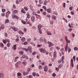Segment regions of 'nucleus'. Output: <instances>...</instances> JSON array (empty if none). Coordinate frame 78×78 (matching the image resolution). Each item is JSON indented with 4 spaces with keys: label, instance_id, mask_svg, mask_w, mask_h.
Segmentation results:
<instances>
[{
    "label": "nucleus",
    "instance_id": "nucleus-1",
    "mask_svg": "<svg viewBox=\"0 0 78 78\" xmlns=\"http://www.w3.org/2000/svg\"><path fill=\"white\" fill-rule=\"evenodd\" d=\"M32 49V48L30 46H29L27 49L25 48H23V50L26 51H31V49Z\"/></svg>",
    "mask_w": 78,
    "mask_h": 78
},
{
    "label": "nucleus",
    "instance_id": "nucleus-2",
    "mask_svg": "<svg viewBox=\"0 0 78 78\" xmlns=\"http://www.w3.org/2000/svg\"><path fill=\"white\" fill-rule=\"evenodd\" d=\"M12 18H15L16 19H19V17L17 16L16 15H15L14 13H12Z\"/></svg>",
    "mask_w": 78,
    "mask_h": 78
},
{
    "label": "nucleus",
    "instance_id": "nucleus-3",
    "mask_svg": "<svg viewBox=\"0 0 78 78\" xmlns=\"http://www.w3.org/2000/svg\"><path fill=\"white\" fill-rule=\"evenodd\" d=\"M64 56H62V60H59L58 61V62L59 63H61V61H62V63H63V64H64Z\"/></svg>",
    "mask_w": 78,
    "mask_h": 78
},
{
    "label": "nucleus",
    "instance_id": "nucleus-4",
    "mask_svg": "<svg viewBox=\"0 0 78 78\" xmlns=\"http://www.w3.org/2000/svg\"><path fill=\"white\" fill-rule=\"evenodd\" d=\"M53 57V58L55 59L57 57V53L56 52V51H54Z\"/></svg>",
    "mask_w": 78,
    "mask_h": 78
},
{
    "label": "nucleus",
    "instance_id": "nucleus-5",
    "mask_svg": "<svg viewBox=\"0 0 78 78\" xmlns=\"http://www.w3.org/2000/svg\"><path fill=\"white\" fill-rule=\"evenodd\" d=\"M41 52V53H46V51H45V49H43V48L39 49V50Z\"/></svg>",
    "mask_w": 78,
    "mask_h": 78
},
{
    "label": "nucleus",
    "instance_id": "nucleus-6",
    "mask_svg": "<svg viewBox=\"0 0 78 78\" xmlns=\"http://www.w3.org/2000/svg\"><path fill=\"white\" fill-rule=\"evenodd\" d=\"M48 44H49V47H51V46H53L54 45V44H53L52 43L50 42V41H48Z\"/></svg>",
    "mask_w": 78,
    "mask_h": 78
},
{
    "label": "nucleus",
    "instance_id": "nucleus-7",
    "mask_svg": "<svg viewBox=\"0 0 78 78\" xmlns=\"http://www.w3.org/2000/svg\"><path fill=\"white\" fill-rule=\"evenodd\" d=\"M22 58H25L26 59H28V57L26 55H23L22 56Z\"/></svg>",
    "mask_w": 78,
    "mask_h": 78
},
{
    "label": "nucleus",
    "instance_id": "nucleus-8",
    "mask_svg": "<svg viewBox=\"0 0 78 78\" xmlns=\"http://www.w3.org/2000/svg\"><path fill=\"white\" fill-rule=\"evenodd\" d=\"M71 63L70 64V65L72 66V67H73L74 66V64H73V58H72L71 61Z\"/></svg>",
    "mask_w": 78,
    "mask_h": 78
},
{
    "label": "nucleus",
    "instance_id": "nucleus-9",
    "mask_svg": "<svg viewBox=\"0 0 78 78\" xmlns=\"http://www.w3.org/2000/svg\"><path fill=\"white\" fill-rule=\"evenodd\" d=\"M9 14H10V12L9 11L6 12L5 16L6 18H8V17H9Z\"/></svg>",
    "mask_w": 78,
    "mask_h": 78
},
{
    "label": "nucleus",
    "instance_id": "nucleus-10",
    "mask_svg": "<svg viewBox=\"0 0 78 78\" xmlns=\"http://www.w3.org/2000/svg\"><path fill=\"white\" fill-rule=\"evenodd\" d=\"M5 28V25L3 24H1L0 27V31L2 30V29H4Z\"/></svg>",
    "mask_w": 78,
    "mask_h": 78
},
{
    "label": "nucleus",
    "instance_id": "nucleus-11",
    "mask_svg": "<svg viewBox=\"0 0 78 78\" xmlns=\"http://www.w3.org/2000/svg\"><path fill=\"white\" fill-rule=\"evenodd\" d=\"M31 20L32 22H34L35 20V17L33 16L31 17Z\"/></svg>",
    "mask_w": 78,
    "mask_h": 78
},
{
    "label": "nucleus",
    "instance_id": "nucleus-12",
    "mask_svg": "<svg viewBox=\"0 0 78 78\" xmlns=\"http://www.w3.org/2000/svg\"><path fill=\"white\" fill-rule=\"evenodd\" d=\"M12 28L14 31H17V30H18L17 28H16L14 27H12Z\"/></svg>",
    "mask_w": 78,
    "mask_h": 78
},
{
    "label": "nucleus",
    "instance_id": "nucleus-13",
    "mask_svg": "<svg viewBox=\"0 0 78 78\" xmlns=\"http://www.w3.org/2000/svg\"><path fill=\"white\" fill-rule=\"evenodd\" d=\"M65 51H67L68 50V44H67L65 48Z\"/></svg>",
    "mask_w": 78,
    "mask_h": 78
},
{
    "label": "nucleus",
    "instance_id": "nucleus-14",
    "mask_svg": "<svg viewBox=\"0 0 78 78\" xmlns=\"http://www.w3.org/2000/svg\"><path fill=\"white\" fill-rule=\"evenodd\" d=\"M47 12L48 13H50L51 12V9L50 8H49L47 9Z\"/></svg>",
    "mask_w": 78,
    "mask_h": 78
},
{
    "label": "nucleus",
    "instance_id": "nucleus-15",
    "mask_svg": "<svg viewBox=\"0 0 78 78\" xmlns=\"http://www.w3.org/2000/svg\"><path fill=\"white\" fill-rule=\"evenodd\" d=\"M27 19H29V18H30V17H31V16H30V13H29V12H27Z\"/></svg>",
    "mask_w": 78,
    "mask_h": 78
},
{
    "label": "nucleus",
    "instance_id": "nucleus-16",
    "mask_svg": "<svg viewBox=\"0 0 78 78\" xmlns=\"http://www.w3.org/2000/svg\"><path fill=\"white\" fill-rule=\"evenodd\" d=\"M23 75H28V74H29V72H27L26 73L25 72H23Z\"/></svg>",
    "mask_w": 78,
    "mask_h": 78
},
{
    "label": "nucleus",
    "instance_id": "nucleus-17",
    "mask_svg": "<svg viewBox=\"0 0 78 78\" xmlns=\"http://www.w3.org/2000/svg\"><path fill=\"white\" fill-rule=\"evenodd\" d=\"M63 66V64H61L60 65H59L58 66V67L59 69H61L62 67V66Z\"/></svg>",
    "mask_w": 78,
    "mask_h": 78
},
{
    "label": "nucleus",
    "instance_id": "nucleus-18",
    "mask_svg": "<svg viewBox=\"0 0 78 78\" xmlns=\"http://www.w3.org/2000/svg\"><path fill=\"white\" fill-rule=\"evenodd\" d=\"M47 33L48 35H52V33L50 31H47Z\"/></svg>",
    "mask_w": 78,
    "mask_h": 78
},
{
    "label": "nucleus",
    "instance_id": "nucleus-19",
    "mask_svg": "<svg viewBox=\"0 0 78 78\" xmlns=\"http://www.w3.org/2000/svg\"><path fill=\"white\" fill-rule=\"evenodd\" d=\"M33 15H35V16H40L39 15H38L37 14H36V13L35 12H33L32 13Z\"/></svg>",
    "mask_w": 78,
    "mask_h": 78
},
{
    "label": "nucleus",
    "instance_id": "nucleus-20",
    "mask_svg": "<svg viewBox=\"0 0 78 78\" xmlns=\"http://www.w3.org/2000/svg\"><path fill=\"white\" fill-rule=\"evenodd\" d=\"M17 44H16L13 45V47H12L13 49L14 50H16V48H17L16 47Z\"/></svg>",
    "mask_w": 78,
    "mask_h": 78
},
{
    "label": "nucleus",
    "instance_id": "nucleus-21",
    "mask_svg": "<svg viewBox=\"0 0 78 78\" xmlns=\"http://www.w3.org/2000/svg\"><path fill=\"white\" fill-rule=\"evenodd\" d=\"M16 68H19L20 67V65L16 63L15 65Z\"/></svg>",
    "mask_w": 78,
    "mask_h": 78
},
{
    "label": "nucleus",
    "instance_id": "nucleus-22",
    "mask_svg": "<svg viewBox=\"0 0 78 78\" xmlns=\"http://www.w3.org/2000/svg\"><path fill=\"white\" fill-rule=\"evenodd\" d=\"M44 70L45 72H47V70H48V67L47 66L45 67Z\"/></svg>",
    "mask_w": 78,
    "mask_h": 78
},
{
    "label": "nucleus",
    "instance_id": "nucleus-23",
    "mask_svg": "<svg viewBox=\"0 0 78 78\" xmlns=\"http://www.w3.org/2000/svg\"><path fill=\"white\" fill-rule=\"evenodd\" d=\"M18 33L19 34H24V33L23 32H22L21 30H20L18 31Z\"/></svg>",
    "mask_w": 78,
    "mask_h": 78
},
{
    "label": "nucleus",
    "instance_id": "nucleus-24",
    "mask_svg": "<svg viewBox=\"0 0 78 78\" xmlns=\"http://www.w3.org/2000/svg\"><path fill=\"white\" fill-rule=\"evenodd\" d=\"M42 28V25H41V24H39L38 25V29H41Z\"/></svg>",
    "mask_w": 78,
    "mask_h": 78
},
{
    "label": "nucleus",
    "instance_id": "nucleus-25",
    "mask_svg": "<svg viewBox=\"0 0 78 78\" xmlns=\"http://www.w3.org/2000/svg\"><path fill=\"white\" fill-rule=\"evenodd\" d=\"M21 41L22 42H25V38L23 37L21 39Z\"/></svg>",
    "mask_w": 78,
    "mask_h": 78
},
{
    "label": "nucleus",
    "instance_id": "nucleus-26",
    "mask_svg": "<svg viewBox=\"0 0 78 78\" xmlns=\"http://www.w3.org/2000/svg\"><path fill=\"white\" fill-rule=\"evenodd\" d=\"M9 20H8V19H7L5 21V23H9Z\"/></svg>",
    "mask_w": 78,
    "mask_h": 78
},
{
    "label": "nucleus",
    "instance_id": "nucleus-27",
    "mask_svg": "<svg viewBox=\"0 0 78 78\" xmlns=\"http://www.w3.org/2000/svg\"><path fill=\"white\" fill-rule=\"evenodd\" d=\"M47 3H48V2L47 1L45 0L44 2V3L43 4L44 5H46L47 4Z\"/></svg>",
    "mask_w": 78,
    "mask_h": 78
},
{
    "label": "nucleus",
    "instance_id": "nucleus-28",
    "mask_svg": "<svg viewBox=\"0 0 78 78\" xmlns=\"http://www.w3.org/2000/svg\"><path fill=\"white\" fill-rule=\"evenodd\" d=\"M42 8L44 9L45 11H47V7H46V6H43Z\"/></svg>",
    "mask_w": 78,
    "mask_h": 78
},
{
    "label": "nucleus",
    "instance_id": "nucleus-29",
    "mask_svg": "<svg viewBox=\"0 0 78 78\" xmlns=\"http://www.w3.org/2000/svg\"><path fill=\"white\" fill-rule=\"evenodd\" d=\"M23 61L24 62H23V64L24 66H26V65H27V62H26V61H24V60H23Z\"/></svg>",
    "mask_w": 78,
    "mask_h": 78
},
{
    "label": "nucleus",
    "instance_id": "nucleus-30",
    "mask_svg": "<svg viewBox=\"0 0 78 78\" xmlns=\"http://www.w3.org/2000/svg\"><path fill=\"white\" fill-rule=\"evenodd\" d=\"M0 77L1 78H3V74L2 73H1L0 74Z\"/></svg>",
    "mask_w": 78,
    "mask_h": 78
},
{
    "label": "nucleus",
    "instance_id": "nucleus-31",
    "mask_svg": "<svg viewBox=\"0 0 78 78\" xmlns=\"http://www.w3.org/2000/svg\"><path fill=\"white\" fill-rule=\"evenodd\" d=\"M31 68H29L27 69V72H29H29H30V71H31Z\"/></svg>",
    "mask_w": 78,
    "mask_h": 78
},
{
    "label": "nucleus",
    "instance_id": "nucleus-32",
    "mask_svg": "<svg viewBox=\"0 0 78 78\" xmlns=\"http://www.w3.org/2000/svg\"><path fill=\"white\" fill-rule=\"evenodd\" d=\"M17 12V11L16 10H14L13 11V13L16 14Z\"/></svg>",
    "mask_w": 78,
    "mask_h": 78
},
{
    "label": "nucleus",
    "instance_id": "nucleus-33",
    "mask_svg": "<svg viewBox=\"0 0 78 78\" xmlns=\"http://www.w3.org/2000/svg\"><path fill=\"white\" fill-rule=\"evenodd\" d=\"M52 19H53V20H56V17L54 15H53L52 16Z\"/></svg>",
    "mask_w": 78,
    "mask_h": 78
},
{
    "label": "nucleus",
    "instance_id": "nucleus-34",
    "mask_svg": "<svg viewBox=\"0 0 78 78\" xmlns=\"http://www.w3.org/2000/svg\"><path fill=\"white\" fill-rule=\"evenodd\" d=\"M27 78H33V76L31 75H30L28 76H27Z\"/></svg>",
    "mask_w": 78,
    "mask_h": 78
},
{
    "label": "nucleus",
    "instance_id": "nucleus-35",
    "mask_svg": "<svg viewBox=\"0 0 78 78\" xmlns=\"http://www.w3.org/2000/svg\"><path fill=\"white\" fill-rule=\"evenodd\" d=\"M3 46H4V44H3L2 43H0V47H3Z\"/></svg>",
    "mask_w": 78,
    "mask_h": 78
},
{
    "label": "nucleus",
    "instance_id": "nucleus-36",
    "mask_svg": "<svg viewBox=\"0 0 78 78\" xmlns=\"http://www.w3.org/2000/svg\"><path fill=\"white\" fill-rule=\"evenodd\" d=\"M21 22H22V23H23L24 25L26 23V21H23V20H22Z\"/></svg>",
    "mask_w": 78,
    "mask_h": 78
},
{
    "label": "nucleus",
    "instance_id": "nucleus-37",
    "mask_svg": "<svg viewBox=\"0 0 78 78\" xmlns=\"http://www.w3.org/2000/svg\"><path fill=\"white\" fill-rule=\"evenodd\" d=\"M44 42L45 44H47V40L45 38H44Z\"/></svg>",
    "mask_w": 78,
    "mask_h": 78
},
{
    "label": "nucleus",
    "instance_id": "nucleus-38",
    "mask_svg": "<svg viewBox=\"0 0 78 78\" xmlns=\"http://www.w3.org/2000/svg\"><path fill=\"white\" fill-rule=\"evenodd\" d=\"M19 53L20 55H23V51H20Z\"/></svg>",
    "mask_w": 78,
    "mask_h": 78
},
{
    "label": "nucleus",
    "instance_id": "nucleus-39",
    "mask_svg": "<svg viewBox=\"0 0 78 78\" xmlns=\"http://www.w3.org/2000/svg\"><path fill=\"white\" fill-rule=\"evenodd\" d=\"M39 40L41 41V42H42L44 40H43V38L40 37L39 39Z\"/></svg>",
    "mask_w": 78,
    "mask_h": 78
},
{
    "label": "nucleus",
    "instance_id": "nucleus-40",
    "mask_svg": "<svg viewBox=\"0 0 78 78\" xmlns=\"http://www.w3.org/2000/svg\"><path fill=\"white\" fill-rule=\"evenodd\" d=\"M42 66H40L38 67V69H39L40 70H41V69H42Z\"/></svg>",
    "mask_w": 78,
    "mask_h": 78
},
{
    "label": "nucleus",
    "instance_id": "nucleus-41",
    "mask_svg": "<svg viewBox=\"0 0 78 78\" xmlns=\"http://www.w3.org/2000/svg\"><path fill=\"white\" fill-rule=\"evenodd\" d=\"M21 12H23V13H25V11L24 10H23V9H22V10H21Z\"/></svg>",
    "mask_w": 78,
    "mask_h": 78
},
{
    "label": "nucleus",
    "instance_id": "nucleus-42",
    "mask_svg": "<svg viewBox=\"0 0 78 78\" xmlns=\"http://www.w3.org/2000/svg\"><path fill=\"white\" fill-rule=\"evenodd\" d=\"M6 40V39H5V40H3V43H4V44H6V43L7 41Z\"/></svg>",
    "mask_w": 78,
    "mask_h": 78
},
{
    "label": "nucleus",
    "instance_id": "nucleus-43",
    "mask_svg": "<svg viewBox=\"0 0 78 78\" xmlns=\"http://www.w3.org/2000/svg\"><path fill=\"white\" fill-rule=\"evenodd\" d=\"M16 64H18V65H19V66H20V65L21 64V61L18 62L16 63Z\"/></svg>",
    "mask_w": 78,
    "mask_h": 78
},
{
    "label": "nucleus",
    "instance_id": "nucleus-44",
    "mask_svg": "<svg viewBox=\"0 0 78 78\" xmlns=\"http://www.w3.org/2000/svg\"><path fill=\"white\" fill-rule=\"evenodd\" d=\"M24 9H25V10H26V11H28V7H24Z\"/></svg>",
    "mask_w": 78,
    "mask_h": 78
},
{
    "label": "nucleus",
    "instance_id": "nucleus-45",
    "mask_svg": "<svg viewBox=\"0 0 78 78\" xmlns=\"http://www.w3.org/2000/svg\"><path fill=\"white\" fill-rule=\"evenodd\" d=\"M38 30L39 31V33L40 34H42V31L41 30L39 29Z\"/></svg>",
    "mask_w": 78,
    "mask_h": 78
},
{
    "label": "nucleus",
    "instance_id": "nucleus-46",
    "mask_svg": "<svg viewBox=\"0 0 78 78\" xmlns=\"http://www.w3.org/2000/svg\"><path fill=\"white\" fill-rule=\"evenodd\" d=\"M31 40V38H29L27 39V41L28 42H30Z\"/></svg>",
    "mask_w": 78,
    "mask_h": 78
},
{
    "label": "nucleus",
    "instance_id": "nucleus-47",
    "mask_svg": "<svg viewBox=\"0 0 78 78\" xmlns=\"http://www.w3.org/2000/svg\"><path fill=\"white\" fill-rule=\"evenodd\" d=\"M67 43L69 44L70 42V41L69 40H68L66 41Z\"/></svg>",
    "mask_w": 78,
    "mask_h": 78
},
{
    "label": "nucleus",
    "instance_id": "nucleus-48",
    "mask_svg": "<svg viewBox=\"0 0 78 78\" xmlns=\"http://www.w3.org/2000/svg\"><path fill=\"white\" fill-rule=\"evenodd\" d=\"M7 47H10V43H8L7 44Z\"/></svg>",
    "mask_w": 78,
    "mask_h": 78
},
{
    "label": "nucleus",
    "instance_id": "nucleus-49",
    "mask_svg": "<svg viewBox=\"0 0 78 78\" xmlns=\"http://www.w3.org/2000/svg\"><path fill=\"white\" fill-rule=\"evenodd\" d=\"M72 23H71V25L70 23H69L68 25V27H70V28H71V27H72Z\"/></svg>",
    "mask_w": 78,
    "mask_h": 78
},
{
    "label": "nucleus",
    "instance_id": "nucleus-50",
    "mask_svg": "<svg viewBox=\"0 0 78 78\" xmlns=\"http://www.w3.org/2000/svg\"><path fill=\"white\" fill-rule=\"evenodd\" d=\"M19 2H19V1L16 0V4H17V5H18V4H19Z\"/></svg>",
    "mask_w": 78,
    "mask_h": 78
},
{
    "label": "nucleus",
    "instance_id": "nucleus-51",
    "mask_svg": "<svg viewBox=\"0 0 78 78\" xmlns=\"http://www.w3.org/2000/svg\"><path fill=\"white\" fill-rule=\"evenodd\" d=\"M36 52L35 51L34 52H33L32 53V55L34 56V55H35V54H36Z\"/></svg>",
    "mask_w": 78,
    "mask_h": 78
},
{
    "label": "nucleus",
    "instance_id": "nucleus-52",
    "mask_svg": "<svg viewBox=\"0 0 78 78\" xmlns=\"http://www.w3.org/2000/svg\"><path fill=\"white\" fill-rule=\"evenodd\" d=\"M32 75L34 76H35L36 75V73H32Z\"/></svg>",
    "mask_w": 78,
    "mask_h": 78
},
{
    "label": "nucleus",
    "instance_id": "nucleus-53",
    "mask_svg": "<svg viewBox=\"0 0 78 78\" xmlns=\"http://www.w3.org/2000/svg\"><path fill=\"white\" fill-rule=\"evenodd\" d=\"M28 44V42L26 41L24 43V45H27Z\"/></svg>",
    "mask_w": 78,
    "mask_h": 78
},
{
    "label": "nucleus",
    "instance_id": "nucleus-54",
    "mask_svg": "<svg viewBox=\"0 0 78 78\" xmlns=\"http://www.w3.org/2000/svg\"><path fill=\"white\" fill-rule=\"evenodd\" d=\"M21 76V73H18V76Z\"/></svg>",
    "mask_w": 78,
    "mask_h": 78
},
{
    "label": "nucleus",
    "instance_id": "nucleus-55",
    "mask_svg": "<svg viewBox=\"0 0 78 78\" xmlns=\"http://www.w3.org/2000/svg\"><path fill=\"white\" fill-rule=\"evenodd\" d=\"M6 41L7 42H8V43H9V42H10V41L9 39H6Z\"/></svg>",
    "mask_w": 78,
    "mask_h": 78
},
{
    "label": "nucleus",
    "instance_id": "nucleus-56",
    "mask_svg": "<svg viewBox=\"0 0 78 78\" xmlns=\"http://www.w3.org/2000/svg\"><path fill=\"white\" fill-rule=\"evenodd\" d=\"M78 48L76 47H75L74 48V50H78Z\"/></svg>",
    "mask_w": 78,
    "mask_h": 78
},
{
    "label": "nucleus",
    "instance_id": "nucleus-57",
    "mask_svg": "<svg viewBox=\"0 0 78 78\" xmlns=\"http://www.w3.org/2000/svg\"><path fill=\"white\" fill-rule=\"evenodd\" d=\"M43 14L44 15V16L46 15V12H43Z\"/></svg>",
    "mask_w": 78,
    "mask_h": 78
},
{
    "label": "nucleus",
    "instance_id": "nucleus-58",
    "mask_svg": "<svg viewBox=\"0 0 78 78\" xmlns=\"http://www.w3.org/2000/svg\"><path fill=\"white\" fill-rule=\"evenodd\" d=\"M65 39L66 40V41H67V40H68V38H67V36H66L65 37Z\"/></svg>",
    "mask_w": 78,
    "mask_h": 78
},
{
    "label": "nucleus",
    "instance_id": "nucleus-59",
    "mask_svg": "<svg viewBox=\"0 0 78 78\" xmlns=\"http://www.w3.org/2000/svg\"><path fill=\"white\" fill-rule=\"evenodd\" d=\"M13 8H16V5H15V4H13Z\"/></svg>",
    "mask_w": 78,
    "mask_h": 78
},
{
    "label": "nucleus",
    "instance_id": "nucleus-60",
    "mask_svg": "<svg viewBox=\"0 0 78 78\" xmlns=\"http://www.w3.org/2000/svg\"><path fill=\"white\" fill-rule=\"evenodd\" d=\"M19 39H16V42H19Z\"/></svg>",
    "mask_w": 78,
    "mask_h": 78
},
{
    "label": "nucleus",
    "instance_id": "nucleus-61",
    "mask_svg": "<svg viewBox=\"0 0 78 78\" xmlns=\"http://www.w3.org/2000/svg\"><path fill=\"white\" fill-rule=\"evenodd\" d=\"M63 6L64 8H66V3H64L63 4Z\"/></svg>",
    "mask_w": 78,
    "mask_h": 78
},
{
    "label": "nucleus",
    "instance_id": "nucleus-62",
    "mask_svg": "<svg viewBox=\"0 0 78 78\" xmlns=\"http://www.w3.org/2000/svg\"><path fill=\"white\" fill-rule=\"evenodd\" d=\"M5 9H2V11L3 12H4L5 11Z\"/></svg>",
    "mask_w": 78,
    "mask_h": 78
},
{
    "label": "nucleus",
    "instance_id": "nucleus-63",
    "mask_svg": "<svg viewBox=\"0 0 78 78\" xmlns=\"http://www.w3.org/2000/svg\"><path fill=\"white\" fill-rule=\"evenodd\" d=\"M56 76V74H55V73H53V74H52V76Z\"/></svg>",
    "mask_w": 78,
    "mask_h": 78
},
{
    "label": "nucleus",
    "instance_id": "nucleus-64",
    "mask_svg": "<svg viewBox=\"0 0 78 78\" xmlns=\"http://www.w3.org/2000/svg\"><path fill=\"white\" fill-rule=\"evenodd\" d=\"M4 48V49L5 50H6L7 49V47H3Z\"/></svg>",
    "mask_w": 78,
    "mask_h": 78
}]
</instances>
